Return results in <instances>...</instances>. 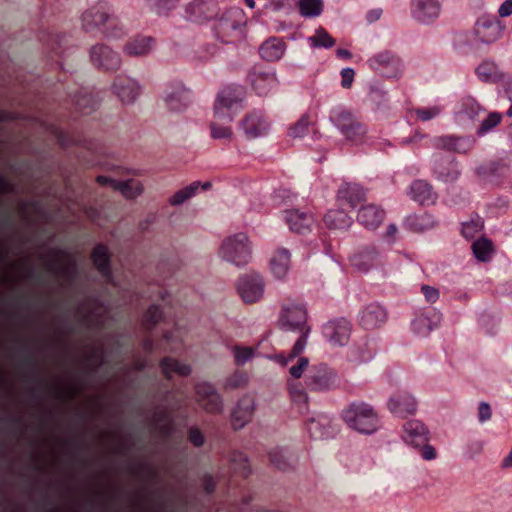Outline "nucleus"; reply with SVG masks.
Listing matches in <instances>:
<instances>
[{
	"label": "nucleus",
	"instance_id": "nucleus-37",
	"mask_svg": "<svg viewBox=\"0 0 512 512\" xmlns=\"http://www.w3.org/2000/svg\"><path fill=\"white\" fill-rule=\"evenodd\" d=\"M145 347H146V349H148V350H151V349H152V345H151V343H150V342H148V341H146V342H145Z\"/></svg>",
	"mask_w": 512,
	"mask_h": 512
},
{
	"label": "nucleus",
	"instance_id": "nucleus-36",
	"mask_svg": "<svg viewBox=\"0 0 512 512\" xmlns=\"http://www.w3.org/2000/svg\"><path fill=\"white\" fill-rule=\"evenodd\" d=\"M6 118V114L0 110V121L5 120Z\"/></svg>",
	"mask_w": 512,
	"mask_h": 512
},
{
	"label": "nucleus",
	"instance_id": "nucleus-38",
	"mask_svg": "<svg viewBox=\"0 0 512 512\" xmlns=\"http://www.w3.org/2000/svg\"><path fill=\"white\" fill-rule=\"evenodd\" d=\"M210 186H211V184H210L209 182H206V183H204V184L202 185V188H203V189H207V188H209Z\"/></svg>",
	"mask_w": 512,
	"mask_h": 512
},
{
	"label": "nucleus",
	"instance_id": "nucleus-11",
	"mask_svg": "<svg viewBox=\"0 0 512 512\" xmlns=\"http://www.w3.org/2000/svg\"><path fill=\"white\" fill-rule=\"evenodd\" d=\"M310 40L314 46L332 47L335 43V40L322 29L318 30Z\"/></svg>",
	"mask_w": 512,
	"mask_h": 512
},
{
	"label": "nucleus",
	"instance_id": "nucleus-28",
	"mask_svg": "<svg viewBox=\"0 0 512 512\" xmlns=\"http://www.w3.org/2000/svg\"><path fill=\"white\" fill-rule=\"evenodd\" d=\"M304 346L305 341L303 339H299L292 350L291 357H295L296 355H298L302 351Z\"/></svg>",
	"mask_w": 512,
	"mask_h": 512
},
{
	"label": "nucleus",
	"instance_id": "nucleus-31",
	"mask_svg": "<svg viewBox=\"0 0 512 512\" xmlns=\"http://www.w3.org/2000/svg\"><path fill=\"white\" fill-rule=\"evenodd\" d=\"M9 190V185L0 179V193L6 192Z\"/></svg>",
	"mask_w": 512,
	"mask_h": 512
},
{
	"label": "nucleus",
	"instance_id": "nucleus-2",
	"mask_svg": "<svg viewBox=\"0 0 512 512\" xmlns=\"http://www.w3.org/2000/svg\"><path fill=\"white\" fill-rule=\"evenodd\" d=\"M348 421L360 432H368L372 426L374 413L371 409L355 407L348 411Z\"/></svg>",
	"mask_w": 512,
	"mask_h": 512
},
{
	"label": "nucleus",
	"instance_id": "nucleus-5",
	"mask_svg": "<svg viewBox=\"0 0 512 512\" xmlns=\"http://www.w3.org/2000/svg\"><path fill=\"white\" fill-rule=\"evenodd\" d=\"M284 51V45L276 40L266 41L260 49L263 59L273 62L281 58Z\"/></svg>",
	"mask_w": 512,
	"mask_h": 512
},
{
	"label": "nucleus",
	"instance_id": "nucleus-26",
	"mask_svg": "<svg viewBox=\"0 0 512 512\" xmlns=\"http://www.w3.org/2000/svg\"><path fill=\"white\" fill-rule=\"evenodd\" d=\"M212 134L215 138L228 137L230 135V131L226 128H212Z\"/></svg>",
	"mask_w": 512,
	"mask_h": 512
},
{
	"label": "nucleus",
	"instance_id": "nucleus-3",
	"mask_svg": "<svg viewBox=\"0 0 512 512\" xmlns=\"http://www.w3.org/2000/svg\"><path fill=\"white\" fill-rule=\"evenodd\" d=\"M160 368L165 378L171 379L174 375L187 377L191 374V367L177 359L165 357L160 361Z\"/></svg>",
	"mask_w": 512,
	"mask_h": 512
},
{
	"label": "nucleus",
	"instance_id": "nucleus-29",
	"mask_svg": "<svg viewBox=\"0 0 512 512\" xmlns=\"http://www.w3.org/2000/svg\"><path fill=\"white\" fill-rule=\"evenodd\" d=\"M111 180L110 178L99 176L97 177V182L100 184H109L111 186Z\"/></svg>",
	"mask_w": 512,
	"mask_h": 512
},
{
	"label": "nucleus",
	"instance_id": "nucleus-25",
	"mask_svg": "<svg viewBox=\"0 0 512 512\" xmlns=\"http://www.w3.org/2000/svg\"><path fill=\"white\" fill-rule=\"evenodd\" d=\"M423 457L426 460H431L435 457V449L430 445H424L422 448Z\"/></svg>",
	"mask_w": 512,
	"mask_h": 512
},
{
	"label": "nucleus",
	"instance_id": "nucleus-14",
	"mask_svg": "<svg viewBox=\"0 0 512 512\" xmlns=\"http://www.w3.org/2000/svg\"><path fill=\"white\" fill-rule=\"evenodd\" d=\"M234 352H235V359H236L237 364H244L254 354V350L251 347L236 346L234 348Z\"/></svg>",
	"mask_w": 512,
	"mask_h": 512
},
{
	"label": "nucleus",
	"instance_id": "nucleus-6",
	"mask_svg": "<svg viewBox=\"0 0 512 512\" xmlns=\"http://www.w3.org/2000/svg\"><path fill=\"white\" fill-rule=\"evenodd\" d=\"M241 296L247 303H254L262 295V287L253 280H244L240 286Z\"/></svg>",
	"mask_w": 512,
	"mask_h": 512
},
{
	"label": "nucleus",
	"instance_id": "nucleus-19",
	"mask_svg": "<svg viewBox=\"0 0 512 512\" xmlns=\"http://www.w3.org/2000/svg\"><path fill=\"white\" fill-rule=\"evenodd\" d=\"M342 76V85L345 88H349L353 82L354 79V71L352 69H344L341 72Z\"/></svg>",
	"mask_w": 512,
	"mask_h": 512
},
{
	"label": "nucleus",
	"instance_id": "nucleus-10",
	"mask_svg": "<svg viewBox=\"0 0 512 512\" xmlns=\"http://www.w3.org/2000/svg\"><path fill=\"white\" fill-rule=\"evenodd\" d=\"M300 13L303 16L311 17L317 16L322 10L321 0H299L298 2Z\"/></svg>",
	"mask_w": 512,
	"mask_h": 512
},
{
	"label": "nucleus",
	"instance_id": "nucleus-15",
	"mask_svg": "<svg viewBox=\"0 0 512 512\" xmlns=\"http://www.w3.org/2000/svg\"><path fill=\"white\" fill-rule=\"evenodd\" d=\"M162 313L156 306H151L146 313L145 321L150 327L154 326L161 318Z\"/></svg>",
	"mask_w": 512,
	"mask_h": 512
},
{
	"label": "nucleus",
	"instance_id": "nucleus-16",
	"mask_svg": "<svg viewBox=\"0 0 512 512\" xmlns=\"http://www.w3.org/2000/svg\"><path fill=\"white\" fill-rule=\"evenodd\" d=\"M307 365H308V359L307 358H300L298 364L296 366H293V367L290 368L291 375L294 378L299 379L302 376V374H303L304 370L306 369Z\"/></svg>",
	"mask_w": 512,
	"mask_h": 512
},
{
	"label": "nucleus",
	"instance_id": "nucleus-8",
	"mask_svg": "<svg viewBox=\"0 0 512 512\" xmlns=\"http://www.w3.org/2000/svg\"><path fill=\"white\" fill-rule=\"evenodd\" d=\"M92 259L96 268L103 274L108 273L109 267V254L104 246H97L92 252Z\"/></svg>",
	"mask_w": 512,
	"mask_h": 512
},
{
	"label": "nucleus",
	"instance_id": "nucleus-22",
	"mask_svg": "<svg viewBox=\"0 0 512 512\" xmlns=\"http://www.w3.org/2000/svg\"><path fill=\"white\" fill-rule=\"evenodd\" d=\"M501 17H507L512 14V0L505 1L499 8Z\"/></svg>",
	"mask_w": 512,
	"mask_h": 512
},
{
	"label": "nucleus",
	"instance_id": "nucleus-21",
	"mask_svg": "<svg viewBox=\"0 0 512 512\" xmlns=\"http://www.w3.org/2000/svg\"><path fill=\"white\" fill-rule=\"evenodd\" d=\"M480 420L484 421L491 417V408L487 403L480 404L479 407Z\"/></svg>",
	"mask_w": 512,
	"mask_h": 512
},
{
	"label": "nucleus",
	"instance_id": "nucleus-27",
	"mask_svg": "<svg viewBox=\"0 0 512 512\" xmlns=\"http://www.w3.org/2000/svg\"><path fill=\"white\" fill-rule=\"evenodd\" d=\"M418 117L422 120H429L435 114L432 110L419 109L416 111Z\"/></svg>",
	"mask_w": 512,
	"mask_h": 512
},
{
	"label": "nucleus",
	"instance_id": "nucleus-12",
	"mask_svg": "<svg viewBox=\"0 0 512 512\" xmlns=\"http://www.w3.org/2000/svg\"><path fill=\"white\" fill-rule=\"evenodd\" d=\"M198 188V185L197 184H194V185H191L189 187H186L180 191H178L171 199H170V203L171 205H180L181 203H183L185 200H187L188 198H190L194 193L195 191L197 190Z\"/></svg>",
	"mask_w": 512,
	"mask_h": 512
},
{
	"label": "nucleus",
	"instance_id": "nucleus-30",
	"mask_svg": "<svg viewBox=\"0 0 512 512\" xmlns=\"http://www.w3.org/2000/svg\"><path fill=\"white\" fill-rule=\"evenodd\" d=\"M337 53H338L339 56H342L344 58H350L351 57L350 52L348 50H345V49H339L337 51Z\"/></svg>",
	"mask_w": 512,
	"mask_h": 512
},
{
	"label": "nucleus",
	"instance_id": "nucleus-20",
	"mask_svg": "<svg viewBox=\"0 0 512 512\" xmlns=\"http://www.w3.org/2000/svg\"><path fill=\"white\" fill-rule=\"evenodd\" d=\"M443 147L455 151L457 149L458 139L454 136H446L441 139Z\"/></svg>",
	"mask_w": 512,
	"mask_h": 512
},
{
	"label": "nucleus",
	"instance_id": "nucleus-1",
	"mask_svg": "<svg viewBox=\"0 0 512 512\" xmlns=\"http://www.w3.org/2000/svg\"><path fill=\"white\" fill-rule=\"evenodd\" d=\"M198 403L211 414H220L223 411V402L221 397L209 385L200 384L196 388Z\"/></svg>",
	"mask_w": 512,
	"mask_h": 512
},
{
	"label": "nucleus",
	"instance_id": "nucleus-32",
	"mask_svg": "<svg viewBox=\"0 0 512 512\" xmlns=\"http://www.w3.org/2000/svg\"><path fill=\"white\" fill-rule=\"evenodd\" d=\"M428 2H429V0H418L417 6L420 10H423V9H425Z\"/></svg>",
	"mask_w": 512,
	"mask_h": 512
},
{
	"label": "nucleus",
	"instance_id": "nucleus-17",
	"mask_svg": "<svg viewBox=\"0 0 512 512\" xmlns=\"http://www.w3.org/2000/svg\"><path fill=\"white\" fill-rule=\"evenodd\" d=\"M149 44L148 40L142 39L140 41L135 42L130 46L131 53L135 55H141L148 51Z\"/></svg>",
	"mask_w": 512,
	"mask_h": 512
},
{
	"label": "nucleus",
	"instance_id": "nucleus-4",
	"mask_svg": "<svg viewBox=\"0 0 512 512\" xmlns=\"http://www.w3.org/2000/svg\"><path fill=\"white\" fill-rule=\"evenodd\" d=\"M111 187L120 191L126 198L133 199L143 192V185L135 180L119 182L111 180Z\"/></svg>",
	"mask_w": 512,
	"mask_h": 512
},
{
	"label": "nucleus",
	"instance_id": "nucleus-39",
	"mask_svg": "<svg viewBox=\"0 0 512 512\" xmlns=\"http://www.w3.org/2000/svg\"><path fill=\"white\" fill-rule=\"evenodd\" d=\"M508 115H509V116H512V106H511V107L509 108V110H508Z\"/></svg>",
	"mask_w": 512,
	"mask_h": 512
},
{
	"label": "nucleus",
	"instance_id": "nucleus-23",
	"mask_svg": "<svg viewBox=\"0 0 512 512\" xmlns=\"http://www.w3.org/2000/svg\"><path fill=\"white\" fill-rule=\"evenodd\" d=\"M423 292H424V294L426 296V299L428 301H434L438 297V291L436 289H434L433 287L424 286L423 287Z\"/></svg>",
	"mask_w": 512,
	"mask_h": 512
},
{
	"label": "nucleus",
	"instance_id": "nucleus-34",
	"mask_svg": "<svg viewBox=\"0 0 512 512\" xmlns=\"http://www.w3.org/2000/svg\"><path fill=\"white\" fill-rule=\"evenodd\" d=\"M297 216L298 214L296 212H291L288 220L291 221L293 218H296Z\"/></svg>",
	"mask_w": 512,
	"mask_h": 512
},
{
	"label": "nucleus",
	"instance_id": "nucleus-35",
	"mask_svg": "<svg viewBox=\"0 0 512 512\" xmlns=\"http://www.w3.org/2000/svg\"><path fill=\"white\" fill-rule=\"evenodd\" d=\"M395 231H396V228L394 226H391L389 231H388V234L389 235H393L395 233Z\"/></svg>",
	"mask_w": 512,
	"mask_h": 512
},
{
	"label": "nucleus",
	"instance_id": "nucleus-13",
	"mask_svg": "<svg viewBox=\"0 0 512 512\" xmlns=\"http://www.w3.org/2000/svg\"><path fill=\"white\" fill-rule=\"evenodd\" d=\"M502 116L499 113L493 112L488 115V117L483 120L481 127H480V133H484L493 127L497 126L501 122Z\"/></svg>",
	"mask_w": 512,
	"mask_h": 512
},
{
	"label": "nucleus",
	"instance_id": "nucleus-18",
	"mask_svg": "<svg viewBox=\"0 0 512 512\" xmlns=\"http://www.w3.org/2000/svg\"><path fill=\"white\" fill-rule=\"evenodd\" d=\"M189 439L195 446H201L204 443V437L198 429L189 431Z\"/></svg>",
	"mask_w": 512,
	"mask_h": 512
},
{
	"label": "nucleus",
	"instance_id": "nucleus-24",
	"mask_svg": "<svg viewBox=\"0 0 512 512\" xmlns=\"http://www.w3.org/2000/svg\"><path fill=\"white\" fill-rule=\"evenodd\" d=\"M239 413H240L239 411H234V413L232 415V424L235 429H240L245 424V421L240 418Z\"/></svg>",
	"mask_w": 512,
	"mask_h": 512
},
{
	"label": "nucleus",
	"instance_id": "nucleus-9",
	"mask_svg": "<svg viewBox=\"0 0 512 512\" xmlns=\"http://www.w3.org/2000/svg\"><path fill=\"white\" fill-rule=\"evenodd\" d=\"M284 318L288 325L295 328L301 327L306 320L304 310L296 306L287 308Z\"/></svg>",
	"mask_w": 512,
	"mask_h": 512
},
{
	"label": "nucleus",
	"instance_id": "nucleus-33",
	"mask_svg": "<svg viewBox=\"0 0 512 512\" xmlns=\"http://www.w3.org/2000/svg\"><path fill=\"white\" fill-rule=\"evenodd\" d=\"M246 1H247V4H248V6H249L250 8H254V6H255V2H254V0H246Z\"/></svg>",
	"mask_w": 512,
	"mask_h": 512
},
{
	"label": "nucleus",
	"instance_id": "nucleus-7",
	"mask_svg": "<svg viewBox=\"0 0 512 512\" xmlns=\"http://www.w3.org/2000/svg\"><path fill=\"white\" fill-rule=\"evenodd\" d=\"M472 250L478 260L487 261L494 251V246L491 240L481 237L473 243Z\"/></svg>",
	"mask_w": 512,
	"mask_h": 512
}]
</instances>
